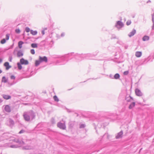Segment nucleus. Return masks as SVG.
Here are the masks:
<instances>
[{
    "instance_id": "nucleus-22",
    "label": "nucleus",
    "mask_w": 154,
    "mask_h": 154,
    "mask_svg": "<svg viewBox=\"0 0 154 154\" xmlns=\"http://www.w3.org/2000/svg\"><path fill=\"white\" fill-rule=\"evenodd\" d=\"M69 126L70 128H72L74 125V122H70L69 123Z\"/></svg>"
},
{
    "instance_id": "nucleus-55",
    "label": "nucleus",
    "mask_w": 154,
    "mask_h": 154,
    "mask_svg": "<svg viewBox=\"0 0 154 154\" xmlns=\"http://www.w3.org/2000/svg\"><path fill=\"white\" fill-rule=\"evenodd\" d=\"M15 83H16V82H13V83L11 84V85H14V84H15Z\"/></svg>"
},
{
    "instance_id": "nucleus-13",
    "label": "nucleus",
    "mask_w": 154,
    "mask_h": 154,
    "mask_svg": "<svg viewBox=\"0 0 154 154\" xmlns=\"http://www.w3.org/2000/svg\"><path fill=\"white\" fill-rule=\"evenodd\" d=\"M136 31L135 29H133L128 35V36L131 37L133 36L136 33Z\"/></svg>"
},
{
    "instance_id": "nucleus-38",
    "label": "nucleus",
    "mask_w": 154,
    "mask_h": 154,
    "mask_svg": "<svg viewBox=\"0 0 154 154\" xmlns=\"http://www.w3.org/2000/svg\"><path fill=\"white\" fill-rule=\"evenodd\" d=\"M18 147H19L18 146L15 145H11V148H17Z\"/></svg>"
},
{
    "instance_id": "nucleus-27",
    "label": "nucleus",
    "mask_w": 154,
    "mask_h": 154,
    "mask_svg": "<svg viewBox=\"0 0 154 154\" xmlns=\"http://www.w3.org/2000/svg\"><path fill=\"white\" fill-rule=\"evenodd\" d=\"M17 65L18 69L20 70L22 68V66L21 65V64L19 63H17Z\"/></svg>"
},
{
    "instance_id": "nucleus-52",
    "label": "nucleus",
    "mask_w": 154,
    "mask_h": 154,
    "mask_svg": "<svg viewBox=\"0 0 154 154\" xmlns=\"http://www.w3.org/2000/svg\"><path fill=\"white\" fill-rule=\"evenodd\" d=\"M151 2V1H150V0H149V1H148L147 2H146V3H149V2Z\"/></svg>"
},
{
    "instance_id": "nucleus-51",
    "label": "nucleus",
    "mask_w": 154,
    "mask_h": 154,
    "mask_svg": "<svg viewBox=\"0 0 154 154\" xmlns=\"http://www.w3.org/2000/svg\"><path fill=\"white\" fill-rule=\"evenodd\" d=\"M2 102V100L0 98V103H1Z\"/></svg>"
},
{
    "instance_id": "nucleus-15",
    "label": "nucleus",
    "mask_w": 154,
    "mask_h": 154,
    "mask_svg": "<svg viewBox=\"0 0 154 154\" xmlns=\"http://www.w3.org/2000/svg\"><path fill=\"white\" fill-rule=\"evenodd\" d=\"M17 54L18 57H20L23 56V54L21 50H20L17 51Z\"/></svg>"
},
{
    "instance_id": "nucleus-54",
    "label": "nucleus",
    "mask_w": 154,
    "mask_h": 154,
    "mask_svg": "<svg viewBox=\"0 0 154 154\" xmlns=\"http://www.w3.org/2000/svg\"><path fill=\"white\" fill-rule=\"evenodd\" d=\"M12 58H11L10 60H9V61H10V62H11V60H12Z\"/></svg>"
},
{
    "instance_id": "nucleus-19",
    "label": "nucleus",
    "mask_w": 154,
    "mask_h": 154,
    "mask_svg": "<svg viewBox=\"0 0 154 154\" xmlns=\"http://www.w3.org/2000/svg\"><path fill=\"white\" fill-rule=\"evenodd\" d=\"M8 81V79H6L5 76H3L2 77V82L6 83Z\"/></svg>"
},
{
    "instance_id": "nucleus-25",
    "label": "nucleus",
    "mask_w": 154,
    "mask_h": 154,
    "mask_svg": "<svg viewBox=\"0 0 154 154\" xmlns=\"http://www.w3.org/2000/svg\"><path fill=\"white\" fill-rule=\"evenodd\" d=\"M41 62L39 60H36L35 62V66H38L40 64Z\"/></svg>"
},
{
    "instance_id": "nucleus-59",
    "label": "nucleus",
    "mask_w": 154,
    "mask_h": 154,
    "mask_svg": "<svg viewBox=\"0 0 154 154\" xmlns=\"http://www.w3.org/2000/svg\"><path fill=\"white\" fill-rule=\"evenodd\" d=\"M63 58H63V57L62 58V60H63Z\"/></svg>"
},
{
    "instance_id": "nucleus-44",
    "label": "nucleus",
    "mask_w": 154,
    "mask_h": 154,
    "mask_svg": "<svg viewBox=\"0 0 154 154\" xmlns=\"http://www.w3.org/2000/svg\"><path fill=\"white\" fill-rule=\"evenodd\" d=\"M152 30L154 29V23H153V25L152 26Z\"/></svg>"
},
{
    "instance_id": "nucleus-60",
    "label": "nucleus",
    "mask_w": 154,
    "mask_h": 154,
    "mask_svg": "<svg viewBox=\"0 0 154 154\" xmlns=\"http://www.w3.org/2000/svg\"><path fill=\"white\" fill-rule=\"evenodd\" d=\"M0 154H2V153H1Z\"/></svg>"
},
{
    "instance_id": "nucleus-14",
    "label": "nucleus",
    "mask_w": 154,
    "mask_h": 154,
    "mask_svg": "<svg viewBox=\"0 0 154 154\" xmlns=\"http://www.w3.org/2000/svg\"><path fill=\"white\" fill-rule=\"evenodd\" d=\"M23 149L26 150L31 149H33V147L30 145H26L23 146Z\"/></svg>"
},
{
    "instance_id": "nucleus-48",
    "label": "nucleus",
    "mask_w": 154,
    "mask_h": 154,
    "mask_svg": "<svg viewBox=\"0 0 154 154\" xmlns=\"http://www.w3.org/2000/svg\"><path fill=\"white\" fill-rule=\"evenodd\" d=\"M152 21L153 23H154V17H152Z\"/></svg>"
},
{
    "instance_id": "nucleus-31",
    "label": "nucleus",
    "mask_w": 154,
    "mask_h": 154,
    "mask_svg": "<svg viewBox=\"0 0 154 154\" xmlns=\"http://www.w3.org/2000/svg\"><path fill=\"white\" fill-rule=\"evenodd\" d=\"M30 30L29 28L28 27H26L25 28V31L27 32H29V31L30 32Z\"/></svg>"
},
{
    "instance_id": "nucleus-33",
    "label": "nucleus",
    "mask_w": 154,
    "mask_h": 154,
    "mask_svg": "<svg viewBox=\"0 0 154 154\" xmlns=\"http://www.w3.org/2000/svg\"><path fill=\"white\" fill-rule=\"evenodd\" d=\"M85 127V125L84 124H81L80 125L79 128H84Z\"/></svg>"
},
{
    "instance_id": "nucleus-41",
    "label": "nucleus",
    "mask_w": 154,
    "mask_h": 154,
    "mask_svg": "<svg viewBox=\"0 0 154 154\" xmlns=\"http://www.w3.org/2000/svg\"><path fill=\"white\" fill-rule=\"evenodd\" d=\"M9 134V133H5L3 134V135H4V136H8L7 135Z\"/></svg>"
},
{
    "instance_id": "nucleus-29",
    "label": "nucleus",
    "mask_w": 154,
    "mask_h": 154,
    "mask_svg": "<svg viewBox=\"0 0 154 154\" xmlns=\"http://www.w3.org/2000/svg\"><path fill=\"white\" fill-rule=\"evenodd\" d=\"M51 122L52 124H54L55 123V120L54 118H52L51 121Z\"/></svg>"
},
{
    "instance_id": "nucleus-32",
    "label": "nucleus",
    "mask_w": 154,
    "mask_h": 154,
    "mask_svg": "<svg viewBox=\"0 0 154 154\" xmlns=\"http://www.w3.org/2000/svg\"><path fill=\"white\" fill-rule=\"evenodd\" d=\"M10 34H7L6 35L5 39L6 40H8L9 39V38Z\"/></svg>"
},
{
    "instance_id": "nucleus-57",
    "label": "nucleus",
    "mask_w": 154,
    "mask_h": 154,
    "mask_svg": "<svg viewBox=\"0 0 154 154\" xmlns=\"http://www.w3.org/2000/svg\"><path fill=\"white\" fill-rule=\"evenodd\" d=\"M57 63H59V61H58V60H57Z\"/></svg>"
},
{
    "instance_id": "nucleus-43",
    "label": "nucleus",
    "mask_w": 154,
    "mask_h": 154,
    "mask_svg": "<svg viewBox=\"0 0 154 154\" xmlns=\"http://www.w3.org/2000/svg\"><path fill=\"white\" fill-rule=\"evenodd\" d=\"M42 33L43 35L45 34V30H43L42 31Z\"/></svg>"
},
{
    "instance_id": "nucleus-11",
    "label": "nucleus",
    "mask_w": 154,
    "mask_h": 154,
    "mask_svg": "<svg viewBox=\"0 0 154 154\" xmlns=\"http://www.w3.org/2000/svg\"><path fill=\"white\" fill-rule=\"evenodd\" d=\"M125 100L127 102H131V101L133 100V98L129 95H127L125 97Z\"/></svg>"
},
{
    "instance_id": "nucleus-8",
    "label": "nucleus",
    "mask_w": 154,
    "mask_h": 154,
    "mask_svg": "<svg viewBox=\"0 0 154 154\" xmlns=\"http://www.w3.org/2000/svg\"><path fill=\"white\" fill-rule=\"evenodd\" d=\"M135 93L136 95L138 96H141L143 95V94L141 91L137 88L136 89Z\"/></svg>"
},
{
    "instance_id": "nucleus-58",
    "label": "nucleus",
    "mask_w": 154,
    "mask_h": 154,
    "mask_svg": "<svg viewBox=\"0 0 154 154\" xmlns=\"http://www.w3.org/2000/svg\"><path fill=\"white\" fill-rule=\"evenodd\" d=\"M79 60H82V59H79Z\"/></svg>"
},
{
    "instance_id": "nucleus-53",
    "label": "nucleus",
    "mask_w": 154,
    "mask_h": 154,
    "mask_svg": "<svg viewBox=\"0 0 154 154\" xmlns=\"http://www.w3.org/2000/svg\"><path fill=\"white\" fill-rule=\"evenodd\" d=\"M112 38H116V36H115V35H114V36H112Z\"/></svg>"
},
{
    "instance_id": "nucleus-1",
    "label": "nucleus",
    "mask_w": 154,
    "mask_h": 154,
    "mask_svg": "<svg viewBox=\"0 0 154 154\" xmlns=\"http://www.w3.org/2000/svg\"><path fill=\"white\" fill-rule=\"evenodd\" d=\"M23 116L25 120L27 122L32 121L35 117V113L32 110L24 112Z\"/></svg>"
},
{
    "instance_id": "nucleus-45",
    "label": "nucleus",
    "mask_w": 154,
    "mask_h": 154,
    "mask_svg": "<svg viewBox=\"0 0 154 154\" xmlns=\"http://www.w3.org/2000/svg\"><path fill=\"white\" fill-rule=\"evenodd\" d=\"M65 35V34L64 33H62L61 35V36H62V37H63V36Z\"/></svg>"
},
{
    "instance_id": "nucleus-42",
    "label": "nucleus",
    "mask_w": 154,
    "mask_h": 154,
    "mask_svg": "<svg viewBox=\"0 0 154 154\" xmlns=\"http://www.w3.org/2000/svg\"><path fill=\"white\" fill-rule=\"evenodd\" d=\"M24 132V131L23 130H21L19 132V134H21V133H23V132Z\"/></svg>"
},
{
    "instance_id": "nucleus-40",
    "label": "nucleus",
    "mask_w": 154,
    "mask_h": 154,
    "mask_svg": "<svg viewBox=\"0 0 154 154\" xmlns=\"http://www.w3.org/2000/svg\"><path fill=\"white\" fill-rule=\"evenodd\" d=\"M67 111L68 112H73V111L72 110H70V109H67Z\"/></svg>"
},
{
    "instance_id": "nucleus-18",
    "label": "nucleus",
    "mask_w": 154,
    "mask_h": 154,
    "mask_svg": "<svg viewBox=\"0 0 154 154\" xmlns=\"http://www.w3.org/2000/svg\"><path fill=\"white\" fill-rule=\"evenodd\" d=\"M149 36L147 35H145L143 37L142 40L143 41H145L149 40Z\"/></svg>"
},
{
    "instance_id": "nucleus-7",
    "label": "nucleus",
    "mask_w": 154,
    "mask_h": 154,
    "mask_svg": "<svg viewBox=\"0 0 154 154\" xmlns=\"http://www.w3.org/2000/svg\"><path fill=\"white\" fill-rule=\"evenodd\" d=\"M39 60L41 62H47L48 61V59L46 56L42 57L40 56H39Z\"/></svg>"
},
{
    "instance_id": "nucleus-24",
    "label": "nucleus",
    "mask_w": 154,
    "mask_h": 154,
    "mask_svg": "<svg viewBox=\"0 0 154 154\" xmlns=\"http://www.w3.org/2000/svg\"><path fill=\"white\" fill-rule=\"evenodd\" d=\"M24 42L22 41H20L18 42V46L20 48H22V45L23 44Z\"/></svg>"
},
{
    "instance_id": "nucleus-4",
    "label": "nucleus",
    "mask_w": 154,
    "mask_h": 154,
    "mask_svg": "<svg viewBox=\"0 0 154 154\" xmlns=\"http://www.w3.org/2000/svg\"><path fill=\"white\" fill-rule=\"evenodd\" d=\"M57 126L60 129L63 130H65L66 128L65 125L64 124L60 122L58 123L57 124Z\"/></svg>"
},
{
    "instance_id": "nucleus-35",
    "label": "nucleus",
    "mask_w": 154,
    "mask_h": 154,
    "mask_svg": "<svg viewBox=\"0 0 154 154\" xmlns=\"http://www.w3.org/2000/svg\"><path fill=\"white\" fill-rule=\"evenodd\" d=\"M30 52L32 54H34L35 53L34 50L33 49H32L31 50Z\"/></svg>"
},
{
    "instance_id": "nucleus-36",
    "label": "nucleus",
    "mask_w": 154,
    "mask_h": 154,
    "mask_svg": "<svg viewBox=\"0 0 154 154\" xmlns=\"http://www.w3.org/2000/svg\"><path fill=\"white\" fill-rule=\"evenodd\" d=\"M128 73H129L128 71H125L123 72V74L125 75H127L128 74Z\"/></svg>"
},
{
    "instance_id": "nucleus-46",
    "label": "nucleus",
    "mask_w": 154,
    "mask_h": 154,
    "mask_svg": "<svg viewBox=\"0 0 154 154\" xmlns=\"http://www.w3.org/2000/svg\"><path fill=\"white\" fill-rule=\"evenodd\" d=\"M45 41H43L42 42H40V43L41 44H44L45 43Z\"/></svg>"
},
{
    "instance_id": "nucleus-6",
    "label": "nucleus",
    "mask_w": 154,
    "mask_h": 154,
    "mask_svg": "<svg viewBox=\"0 0 154 154\" xmlns=\"http://www.w3.org/2000/svg\"><path fill=\"white\" fill-rule=\"evenodd\" d=\"M20 63L21 64H24L26 65L28 64V61L27 60H25L24 59L22 58L20 60Z\"/></svg>"
},
{
    "instance_id": "nucleus-50",
    "label": "nucleus",
    "mask_w": 154,
    "mask_h": 154,
    "mask_svg": "<svg viewBox=\"0 0 154 154\" xmlns=\"http://www.w3.org/2000/svg\"><path fill=\"white\" fill-rule=\"evenodd\" d=\"M78 57H79L80 58H81V57H80V55H78ZM76 58H77V59H78V57H76Z\"/></svg>"
},
{
    "instance_id": "nucleus-37",
    "label": "nucleus",
    "mask_w": 154,
    "mask_h": 154,
    "mask_svg": "<svg viewBox=\"0 0 154 154\" xmlns=\"http://www.w3.org/2000/svg\"><path fill=\"white\" fill-rule=\"evenodd\" d=\"M15 32L17 33H19L20 31L19 29H17L15 30Z\"/></svg>"
},
{
    "instance_id": "nucleus-10",
    "label": "nucleus",
    "mask_w": 154,
    "mask_h": 154,
    "mask_svg": "<svg viewBox=\"0 0 154 154\" xmlns=\"http://www.w3.org/2000/svg\"><path fill=\"white\" fill-rule=\"evenodd\" d=\"M5 110L8 112H10L11 111L10 107L8 105H7L5 106Z\"/></svg>"
},
{
    "instance_id": "nucleus-23",
    "label": "nucleus",
    "mask_w": 154,
    "mask_h": 154,
    "mask_svg": "<svg viewBox=\"0 0 154 154\" xmlns=\"http://www.w3.org/2000/svg\"><path fill=\"white\" fill-rule=\"evenodd\" d=\"M120 75L119 73L116 74L114 76V79H118L120 78Z\"/></svg>"
},
{
    "instance_id": "nucleus-61",
    "label": "nucleus",
    "mask_w": 154,
    "mask_h": 154,
    "mask_svg": "<svg viewBox=\"0 0 154 154\" xmlns=\"http://www.w3.org/2000/svg\"><path fill=\"white\" fill-rule=\"evenodd\" d=\"M40 154V153H39V154Z\"/></svg>"
},
{
    "instance_id": "nucleus-12",
    "label": "nucleus",
    "mask_w": 154,
    "mask_h": 154,
    "mask_svg": "<svg viewBox=\"0 0 154 154\" xmlns=\"http://www.w3.org/2000/svg\"><path fill=\"white\" fill-rule=\"evenodd\" d=\"M4 66L6 67V69L7 70H8L11 67V66L9 65V63L8 62H5L4 64Z\"/></svg>"
},
{
    "instance_id": "nucleus-47",
    "label": "nucleus",
    "mask_w": 154,
    "mask_h": 154,
    "mask_svg": "<svg viewBox=\"0 0 154 154\" xmlns=\"http://www.w3.org/2000/svg\"><path fill=\"white\" fill-rule=\"evenodd\" d=\"M112 74H110L109 75V77L110 78H112V79H114V78L113 77H112Z\"/></svg>"
},
{
    "instance_id": "nucleus-56",
    "label": "nucleus",
    "mask_w": 154,
    "mask_h": 154,
    "mask_svg": "<svg viewBox=\"0 0 154 154\" xmlns=\"http://www.w3.org/2000/svg\"><path fill=\"white\" fill-rule=\"evenodd\" d=\"M2 72V70L0 69V73H1Z\"/></svg>"
},
{
    "instance_id": "nucleus-9",
    "label": "nucleus",
    "mask_w": 154,
    "mask_h": 154,
    "mask_svg": "<svg viewBox=\"0 0 154 154\" xmlns=\"http://www.w3.org/2000/svg\"><path fill=\"white\" fill-rule=\"evenodd\" d=\"M123 132L122 131H121L119 132L118 133L117 135L116 136V139H118L121 138L122 137Z\"/></svg>"
},
{
    "instance_id": "nucleus-3",
    "label": "nucleus",
    "mask_w": 154,
    "mask_h": 154,
    "mask_svg": "<svg viewBox=\"0 0 154 154\" xmlns=\"http://www.w3.org/2000/svg\"><path fill=\"white\" fill-rule=\"evenodd\" d=\"M123 26V23L120 21H118L116 24L115 25V26L118 29L121 28Z\"/></svg>"
},
{
    "instance_id": "nucleus-30",
    "label": "nucleus",
    "mask_w": 154,
    "mask_h": 154,
    "mask_svg": "<svg viewBox=\"0 0 154 154\" xmlns=\"http://www.w3.org/2000/svg\"><path fill=\"white\" fill-rule=\"evenodd\" d=\"M6 42V39L5 38H3L1 41V43L2 44H4Z\"/></svg>"
},
{
    "instance_id": "nucleus-16",
    "label": "nucleus",
    "mask_w": 154,
    "mask_h": 154,
    "mask_svg": "<svg viewBox=\"0 0 154 154\" xmlns=\"http://www.w3.org/2000/svg\"><path fill=\"white\" fill-rule=\"evenodd\" d=\"M2 96L3 98L6 100H8L11 98V96L9 95L3 94Z\"/></svg>"
},
{
    "instance_id": "nucleus-26",
    "label": "nucleus",
    "mask_w": 154,
    "mask_h": 154,
    "mask_svg": "<svg viewBox=\"0 0 154 154\" xmlns=\"http://www.w3.org/2000/svg\"><path fill=\"white\" fill-rule=\"evenodd\" d=\"M31 46L33 48H36L37 47V45L36 43L32 44Z\"/></svg>"
},
{
    "instance_id": "nucleus-5",
    "label": "nucleus",
    "mask_w": 154,
    "mask_h": 154,
    "mask_svg": "<svg viewBox=\"0 0 154 154\" xmlns=\"http://www.w3.org/2000/svg\"><path fill=\"white\" fill-rule=\"evenodd\" d=\"M14 141L18 143L20 145H23L24 144V142L22 140L18 139H15L14 140Z\"/></svg>"
},
{
    "instance_id": "nucleus-21",
    "label": "nucleus",
    "mask_w": 154,
    "mask_h": 154,
    "mask_svg": "<svg viewBox=\"0 0 154 154\" xmlns=\"http://www.w3.org/2000/svg\"><path fill=\"white\" fill-rule=\"evenodd\" d=\"M30 33L33 35H35L37 33V31H33L32 30H31Z\"/></svg>"
},
{
    "instance_id": "nucleus-28",
    "label": "nucleus",
    "mask_w": 154,
    "mask_h": 154,
    "mask_svg": "<svg viewBox=\"0 0 154 154\" xmlns=\"http://www.w3.org/2000/svg\"><path fill=\"white\" fill-rule=\"evenodd\" d=\"M54 100L56 102H58L59 101V99L56 96H54Z\"/></svg>"
},
{
    "instance_id": "nucleus-2",
    "label": "nucleus",
    "mask_w": 154,
    "mask_h": 154,
    "mask_svg": "<svg viewBox=\"0 0 154 154\" xmlns=\"http://www.w3.org/2000/svg\"><path fill=\"white\" fill-rule=\"evenodd\" d=\"M7 124L9 127H12L14 125V122L12 119H9L7 121Z\"/></svg>"
},
{
    "instance_id": "nucleus-20",
    "label": "nucleus",
    "mask_w": 154,
    "mask_h": 154,
    "mask_svg": "<svg viewBox=\"0 0 154 154\" xmlns=\"http://www.w3.org/2000/svg\"><path fill=\"white\" fill-rule=\"evenodd\" d=\"M135 102H133L131 103L129 106V109H131L132 108L135 106Z\"/></svg>"
},
{
    "instance_id": "nucleus-49",
    "label": "nucleus",
    "mask_w": 154,
    "mask_h": 154,
    "mask_svg": "<svg viewBox=\"0 0 154 154\" xmlns=\"http://www.w3.org/2000/svg\"><path fill=\"white\" fill-rule=\"evenodd\" d=\"M2 60L1 58H0V63H1L2 62Z\"/></svg>"
},
{
    "instance_id": "nucleus-17",
    "label": "nucleus",
    "mask_w": 154,
    "mask_h": 154,
    "mask_svg": "<svg viewBox=\"0 0 154 154\" xmlns=\"http://www.w3.org/2000/svg\"><path fill=\"white\" fill-rule=\"evenodd\" d=\"M142 52L140 51H137L135 53V56L138 57H140L142 55Z\"/></svg>"
},
{
    "instance_id": "nucleus-34",
    "label": "nucleus",
    "mask_w": 154,
    "mask_h": 154,
    "mask_svg": "<svg viewBox=\"0 0 154 154\" xmlns=\"http://www.w3.org/2000/svg\"><path fill=\"white\" fill-rule=\"evenodd\" d=\"M131 23V21L130 20H128L126 22V25L127 26L130 25Z\"/></svg>"
},
{
    "instance_id": "nucleus-39",
    "label": "nucleus",
    "mask_w": 154,
    "mask_h": 154,
    "mask_svg": "<svg viewBox=\"0 0 154 154\" xmlns=\"http://www.w3.org/2000/svg\"><path fill=\"white\" fill-rule=\"evenodd\" d=\"M10 78L11 79H15V77L14 75H11L10 77Z\"/></svg>"
}]
</instances>
